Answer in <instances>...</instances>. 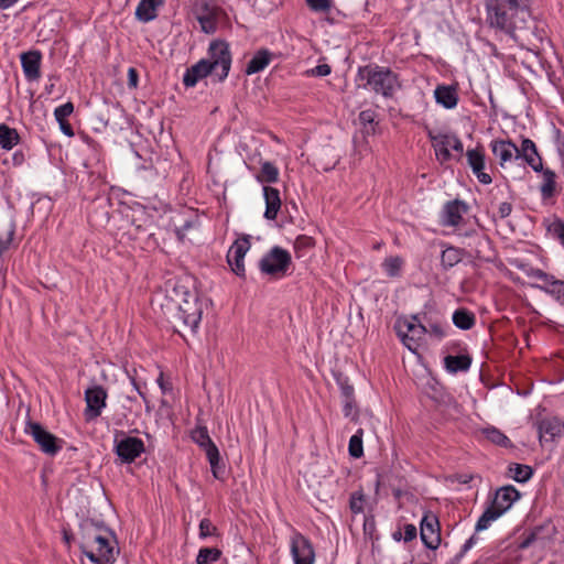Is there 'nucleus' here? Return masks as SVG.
<instances>
[{
	"label": "nucleus",
	"instance_id": "1",
	"mask_svg": "<svg viewBox=\"0 0 564 564\" xmlns=\"http://www.w3.org/2000/svg\"><path fill=\"white\" fill-rule=\"evenodd\" d=\"M171 323L180 322L195 334L202 321L203 307L191 278L176 281L167 292L166 303L162 305Z\"/></svg>",
	"mask_w": 564,
	"mask_h": 564
},
{
	"label": "nucleus",
	"instance_id": "2",
	"mask_svg": "<svg viewBox=\"0 0 564 564\" xmlns=\"http://www.w3.org/2000/svg\"><path fill=\"white\" fill-rule=\"evenodd\" d=\"M531 0H486V23L510 39H517V31L530 29L533 20Z\"/></svg>",
	"mask_w": 564,
	"mask_h": 564
},
{
	"label": "nucleus",
	"instance_id": "3",
	"mask_svg": "<svg viewBox=\"0 0 564 564\" xmlns=\"http://www.w3.org/2000/svg\"><path fill=\"white\" fill-rule=\"evenodd\" d=\"M356 82L359 88L370 89L384 98L393 97L395 90L401 87L397 73L377 64L359 66Z\"/></svg>",
	"mask_w": 564,
	"mask_h": 564
},
{
	"label": "nucleus",
	"instance_id": "4",
	"mask_svg": "<svg viewBox=\"0 0 564 564\" xmlns=\"http://www.w3.org/2000/svg\"><path fill=\"white\" fill-rule=\"evenodd\" d=\"M520 491L512 485H507L498 488L495 492V497L491 503L485 509L482 514L479 517L475 531L480 532L488 529L490 523L500 518L506 511H508L512 505L520 499Z\"/></svg>",
	"mask_w": 564,
	"mask_h": 564
},
{
	"label": "nucleus",
	"instance_id": "5",
	"mask_svg": "<svg viewBox=\"0 0 564 564\" xmlns=\"http://www.w3.org/2000/svg\"><path fill=\"white\" fill-rule=\"evenodd\" d=\"M291 265V253L280 246L272 247L259 261L260 272L273 279L284 278Z\"/></svg>",
	"mask_w": 564,
	"mask_h": 564
},
{
	"label": "nucleus",
	"instance_id": "6",
	"mask_svg": "<svg viewBox=\"0 0 564 564\" xmlns=\"http://www.w3.org/2000/svg\"><path fill=\"white\" fill-rule=\"evenodd\" d=\"M207 55L208 57L204 59L209 62V65L213 66L216 82H224L231 67V52L229 44L225 40H214L208 46Z\"/></svg>",
	"mask_w": 564,
	"mask_h": 564
},
{
	"label": "nucleus",
	"instance_id": "7",
	"mask_svg": "<svg viewBox=\"0 0 564 564\" xmlns=\"http://www.w3.org/2000/svg\"><path fill=\"white\" fill-rule=\"evenodd\" d=\"M24 433L32 436L40 449L48 456H55L63 448L64 441L48 432L39 422L28 420L25 422Z\"/></svg>",
	"mask_w": 564,
	"mask_h": 564
},
{
	"label": "nucleus",
	"instance_id": "8",
	"mask_svg": "<svg viewBox=\"0 0 564 564\" xmlns=\"http://www.w3.org/2000/svg\"><path fill=\"white\" fill-rule=\"evenodd\" d=\"M113 452L121 464H131L145 452V446L141 438L128 436L123 431H117L113 441Z\"/></svg>",
	"mask_w": 564,
	"mask_h": 564
},
{
	"label": "nucleus",
	"instance_id": "9",
	"mask_svg": "<svg viewBox=\"0 0 564 564\" xmlns=\"http://www.w3.org/2000/svg\"><path fill=\"white\" fill-rule=\"evenodd\" d=\"M420 535L423 544L430 550H436L441 543L440 522L431 511L425 512L420 524Z\"/></svg>",
	"mask_w": 564,
	"mask_h": 564
},
{
	"label": "nucleus",
	"instance_id": "10",
	"mask_svg": "<svg viewBox=\"0 0 564 564\" xmlns=\"http://www.w3.org/2000/svg\"><path fill=\"white\" fill-rule=\"evenodd\" d=\"M107 397L106 389L99 384H95L85 390L86 420H94L101 415L102 409L106 408Z\"/></svg>",
	"mask_w": 564,
	"mask_h": 564
},
{
	"label": "nucleus",
	"instance_id": "11",
	"mask_svg": "<svg viewBox=\"0 0 564 564\" xmlns=\"http://www.w3.org/2000/svg\"><path fill=\"white\" fill-rule=\"evenodd\" d=\"M220 12L221 9L212 4L209 1H202L195 6L196 19L204 33L214 34L217 31Z\"/></svg>",
	"mask_w": 564,
	"mask_h": 564
},
{
	"label": "nucleus",
	"instance_id": "12",
	"mask_svg": "<svg viewBox=\"0 0 564 564\" xmlns=\"http://www.w3.org/2000/svg\"><path fill=\"white\" fill-rule=\"evenodd\" d=\"M107 531L102 522H97L93 519H85L79 524V547L83 554L90 550L104 536L101 531Z\"/></svg>",
	"mask_w": 564,
	"mask_h": 564
},
{
	"label": "nucleus",
	"instance_id": "13",
	"mask_svg": "<svg viewBox=\"0 0 564 564\" xmlns=\"http://www.w3.org/2000/svg\"><path fill=\"white\" fill-rule=\"evenodd\" d=\"M290 546L294 564H314L315 552L313 545L302 533H293Z\"/></svg>",
	"mask_w": 564,
	"mask_h": 564
},
{
	"label": "nucleus",
	"instance_id": "14",
	"mask_svg": "<svg viewBox=\"0 0 564 564\" xmlns=\"http://www.w3.org/2000/svg\"><path fill=\"white\" fill-rule=\"evenodd\" d=\"M397 328L402 343L412 351L416 349L417 340L427 333V327L423 325L421 321L412 323L409 319H399Z\"/></svg>",
	"mask_w": 564,
	"mask_h": 564
},
{
	"label": "nucleus",
	"instance_id": "15",
	"mask_svg": "<svg viewBox=\"0 0 564 564\" xmlns=\"http://www.w3.org/2000/svg\"><path fill=\"white\" fill-rule=\"evenodd\" d=\"M250 248L249 236L236 240L227 253V262L231 271L239 278H246L245 256Z\"/></svg>",
	"mask_w": 564,
	"mask_h": 564
},
{
	"label": "nucleus",
	"instance_id": "16",
	"mask_svg": "<svg viewBox=\"0 0 564 564\" xmlns=\"http://www.w3.org/2000/svg\"><path fill=\"white\" fill-rule=\"evenodd\" d=\"M466 159L468 166L481 184L488 185L492 182L491 176L485 172L486 154L481 144H478L474 149H468L466 151Z\"/></svg>",
	"mask_w": 564,
	"mask_h": 564
},
{
	"label": "nucleus",
	"instance_id": "17",
	"mask_svg": "<svg viewBox=\"0 0 564 564\" xmlns=\"http://www.w3.org/2000/svg\"><path fill=\"white\" fill-rule=\"evenodd\" d=\"M519 159L523 160L534 172L543 170L542 158L538 148L529 138H523L521 145L517 147V160Z\"/></svg>",
	"mask_w": 564,
	"mask_h": 564
},
{
	"label": "nucleus",
	"instance_id": "18",
	"mask_svg": "<svg viewBox=\"0 0 564 564\" xmlns=\"http://www.w3.org/2000/svg\"><path fill=\"white\" fill-rule=\"evenodd\" d=\"M86 556L94 564H112L116 560L115 550L107 536H102L88 552Z\"/></svg>",
	"mask_w": 564,
	"mask_h": 564
},
{
	"label": "nucleus",
	"instance_id": "19",
	"mask_svg": "<svg viewBox=\"0 0 564 564\" xmlns=\"http://www.w3.org/2000/svg\"><path fill=\"white\" fill-rule=\"evenodd\" d=\"M465 236L471 237L474 242L469 243L473 247L474 257L482 261H491L495 257V251L491 246V240L487 235H479L476 230L466 231Z\"/></svg>",
	"mask_w": 564,
	"mask_h": 564
},
{
	"label": "nucleus",
	"instance_id": "20",
	"mask_svg": "<svg viewBox=\"0 0 564 564\" xmlns=\"http://www.w3.org/2000/svg\"><path fill=\"white\" fill-rule=\"evenodd\" d=\"M209 75L213 76L214 80H216L213 66L209 65V62L202 58L185 70L183 75V84L187 88L194 87L199 79H203Z\"/></svg>",
	"mask_w": 564,
	"mask_h": 564
},
{
	"label": "nucleus",
	"instance_id": "21",
	"mask_svg": "<svg viewBox=\"0 0 564 564\" xmlns=\"http://www.w3.org/2000/svg\"><path fill=\"white\" fill-rule=\"evenodd\" d=\"M468 205L460 199L447 202L442 210V223L445 226H458L463 219V215L468 212Z\"/></svg>",
	"mask_w": 564,
	"mask_h": 564
},
{
	"label": "nucleus",
	"instance_id": "22",
	"mask_svg": "<svg viewBox=\"0 0 564 564\" xmlns=\"http://www.w3.org/2000/svg\"><path fill=\"white\" fill-rule=\"evenodd\" d=\"M23 74L29 82L37 80L41 77L42 53L37 50L28 51L20 56Z\"/></svg>",
	"mask_w": 564,
	"mask_h": 564
},
{
	"label": "nucleus",
	"instance_id": "23",
	"mask_svg": "<svg viewBox=\"0 0 564 564\" xmlns=\"http://www.w3.org/2000/svg\"><path fill=\"white\" fill-rule=\"evenodd\" d=\"M540 442H553L564 433V423L557 417H545L539 422Z\"/></svg>",
	"mask_w": 564,
	"mask_h": 564
},
{
	"label": "nucleus",
	"instance_id": "24",
	"mask_svg": "<svg viewBox=\"0 0 564 564\" xmlns=\"http://www.w3.org/2000/svg\"><path fill=\"white\" fill-rule=\"evenodd\" d=\"M490 149L494 155L499 160V165L505 166L512 159L517 160V145L511 140L496 139L490 142Z\"/></svg>",
	"mask_w": 564,
	"mask_h": 564
},
{
	"label": "nucleus",
	"instance_id": "25",
	"mask_svg": "<svg viewBox=\"0 0 564 564\" xmlns=\"http://www.w3.org/2000/svg\"><path fill=\"white\" fill-rule=\"evenodd\" d=\"M263 197L265 202V210L263 214L264 218L268 220H275L282 205L280 191L275 187L264 185Z\"/></svg>",
	"mask_w": 564,
	"mask_h": 564
},
{
	"label": "nucleus",
	"instance_id": "26",
	"mask_svg": "<svg viewBox=\"0 0 564 564\" xmlns=\"http://www.w3.org/2000/svg\"><path fill=\"white\" fill-rule=\"evenodd\" d=\"M164 3L165 0H140L135 9V18L143 23L151 22L158 18V9Z\"/></svg>",
	"mask_w": 564,
	"mask_h": 564
},
{
	"label": "nucleus",
	"instance_id": "27",
	"mask_svg": "<svg viewBox=\"0 0 564 564\" xmlns=\"http://www.w3.org/2000/svg\"><path fill=\"white\" fill-rule=\"evenodd\" d=\"M434 97L436 102L445 109H453L458 102L457 89L451 85H438L434 90Z\"/></svg>",
	"mask_w": 564,
	"mask_h": 564
},
{
	"label": "nucleus",
	"instance_id": "28",
	"mask_svg": "<svg viewBox=\"0 0 564 564\" xmlns=\"http://www.w3.org/2000/svg\"><path fill=\"white\" fill-rule=\"evenodd\" d=\"M427 135L432 141L437 159L441 162L449 161L452 159V153L448 150L451 144V134L440 133L435 135L432 131H429Z\"/></svg>",
	"mask_w": 564,
	"mask_h": 564
},
{
	"label": "nucleus",
	"instance_id": "29",
	"mask_svg": "<svg viewBox=\"0 0 564 564\" xmlns=\"http://www.w3.org/2000/svg\"><path fill=\"white\" fill-rule=\"evenodd\" d=\"M272 57L273 53L268 48L258 50L247 63L245 73L247 75H252L262 72L270 64Z\"/></svg>",
	"mask_w": 564,
	"mask_h": 564
},
{
	"label": "nucleus",
	"instance_id": "30",
	"mask_svg": "<svg viewBox=\"0 0 564 564\" xmlns=\"http://www.w3.org/2000/svg\"><path fill=\"white\" fill-rule=\"evenodd\" d=\"M444 365L448 372H465L471 366V357L469 355H448L444 358Z\"/></svg>",
	"mask_w": 564,
	"mask_h": 564
},
{
	"label": "nucleus",
	"instance_id": "31",
	"mask_svg": "<svg viewBox=\"0 0 564 564\" xmlns=\"http://www.w3.org/2000/svg\"><path fill=\"white\" fill-rule=\"evenodd\" d=\"M465 254V250L448 246L446 247L442 253H441V267L444 271H448L449 269L454 268L456 264H458Z\"/></svg>",
	"mask_w": 564,
	"mask_h": 564
},
{
	"label": "nucleus",
	"instance_id": "32",
	"mask_svg": "<svg viewBox=\"0 0 564 564\" xmlns=\"http://www.w3.org/2000/svg\"><path fill=\"white\" fill-rule=\"evenodd\" d=\"M452 319L453 324L462 330H469L476 324L475 314L465 307L457 308L453 313Z\"/></svg>",
	"mask_w": 564,
	"mask_h": 564
},
{
	"label": "nucleus",
	"instance_id": "33",
	"mask_svg": "<svg viewBox=\"0 0 564 564\" xmlns=\"http://www.w3.org/2000/svg\"><path fill=\"white\" fill-rule=\"evenodd\" d=\"M539 173H542L543 175V183L540 186L541 196L543 199H550L556 192V174L547 167H543Z\"/></svg>",
	"mask_w": 564,
	"mask_h": 564
},
{
	"label": "nucleus",
	"instance_id": "34",
	"mask_svg": "<svg viewBox=\"0 0 564 564\" xmlns=\"http://www.w3.org/2000/svg\"><path fill=\"white\" fill-rule=\"evenodd\" d=\"M20 140H21V138H20L17 129L11 128L6 123L0 124V147H1V149L10 151L20 142Z\"/></svg>",
	"mask_w": 564,
	"mask_h": 564
},
{
	"label": "nucleus",
	"instance_id": "35",
	"mask_svg": "<svg viewBox=\"0 0 564 564\" xmlns=\"http://www.w3.org/2000/svg\"><path fill=\"white\" fill-rule=\"evenodd\" d=\"M206 457L210 464L213 476L223 480L225 477V466L220 464V454L216 445H210L205 451Z\"/></svg>",
	"mask_w": 564,
	"mask_h": 564
},
{
	"label": "nucleus",
	"instance_id": "36",
	"mask_svg": "<svg viewBox=\"0 0 564 564\" xmlns=\"http://www.w3.org/2000/svg\"><path fill=\"white\" fill-rule=\"evenodd\" d=\"M532 286L552 295L557 302L564 304V281L553 276L547 285L532 284Z\"/></svg>",
	"mask_w": 564,
	"mask_h": 564
},
{
	"label": "nucleus",
	"instance_id": "37",
	"mask_svg": "<svg viewBox=\"0 0 564 564\" xmlns=\"http://www.w3.org/2000/svg\"><path fill=\"white\" fill-rule=\"evenodd\" d=\"M259 183H276L279 181V169L269 161L261 164L260 173L256 176Z\"/></svg>",
	"mask_w": 564,
	"mask_h": 564
},
{
	"label": "nucleus",
	"instance_id": "38",
	"mask_svg": "<svg viewBox=\"0 0 564 564\" xmlns=\"http://www.w3.org/2000/svg\"><path fill=\"white\" fill-rule=\"evenodd\" d=\"M511 477L517 482L524 484L533 476V469L529 465L511 463L508 467Z\"/></svg>",
	"mask_w": 564,
	"mask_h": 564
},
{
	"label": "nucleus",
	"instance_id": "39",
	"mask_svg": "<svg viewBox=\"0 0 564 564\" xmlns=\"http://www.w3.org/2000/svg\"><path fill=\"white\" fill-rule=\"evenodd\" d=\"M484 434L488 441L492 444L499 445L501 447H512L511 441L500 430L491 426L484 430Z\"/></svg>",
	"mask_w": 564,
	"mask_h": 564
},
{
	"label": "nucleus",
	"instance_id": "40",
	"mask_svg": "<svg viewBox=\"0 0 564 564\" xmlns=\"http://www.w3.org/2000/svg\"><path fill=\"white\" fill-rule=\"evenodd\" d=\"M221 551L218 547H202L196 556V564H212L221 557Z\"/></svg>",
	"mask_w": 564,
	"mask_h": 564
},
{
	"label": "nucleus",
	"instance_id": "41",
	"mask_svg": "<svg viewBox=\"0 0 564 564\" xmlns=\"http://www.w3.org/2000/svg\"><path fill=\"white\" fill-rule=\"evenodd\" d=\"M403 260L399 256L388 257L382 262V268L388 276L395 278L401 274Z\"/></svg>",
	"mask_w": 564,
	"mask_h": 564
},
{
	"label": "nucleus",
	"instance_id": "42",
	"mask_svg": "<svg viewBox=\"0 0 564 564\" xmlns=\"http://www.w3.org/2000/svg\"><path fill=\"white\" fill-rule=\"evenodd\" d=\"M348 453L352 458H360L364 455L362 430H359L350 437Z\"/></svg>",
	"mask_w": 564,
	"mask_h": 564
},
{
	"label": "nucleus",
	"instance_id": "43",
	"mask_svg": "<svg viewBox=\"0 0 564 564\" xmlns=\"http://www.w3.org/2000/svg\"><path fill=\"white\" fill-rule=\"evenodd\" d=\"M358 119L360 123L364 126L366 134L375 133L376 112L372 109H366L360 111Z\"/></svg>",
	"mask_w": 564,
	"mask_h": 564
},
{
	"label": "nucleus",
	"instance_id": "44",
	"mask_svg": "<svg viewBox=\"0 0 564 564\" xmlns=\"http://www.w3.org/2000/svg\"><path fill=\"white\" fill-rule=\"evenodd\" d=\"M341 403H343L344 416L349 417L351 421H356L359 416L356 398L351 397V398L341 399Z\"/></svg>",
	"mask_w": 564,
	"mask_h": 564
},
{
	"label": "nucleus",
	"instance_id": "45",
	"mask_svg": "<svg viewBox=\"0 0 564 564\" xmlns=\"http://www.w3.org/2000/svg\"><path fill=\"white\" fill-rule=\"evenodd\" d=\"M193 440L202 447L204 448V451H206V448H209L210 445H216L209 434H208V431H207V427L206 426H200V427H197L196 431L194 432L193 434Z\"/></svg>",
	"mask_w": 564,
	"mask_h": 564
},
{
	"label": "nucleus",
	"instance_id": "46",
	"mask_svg": "<svg viewBox=\"0 0 564 564\" xmlns=\"http://www.w3.org/2000/svg\"><path fill=\"white\" fill-rule=\"evenodd\" d=\"M546 229L564 247V220L556 218L547 225Z\"/></svg>",
	"mask_w": 564,
	"mask_h": 564
},
{
	"label": "nucleus",
	"instance_id": "47",
	"mask_svg": "<svg viewBox=\"0 0 564 564\" xmlns=\"http://www.w3.org/2000/svg\"><path fill=\"white\" fill-rule=\"evenodd\" d=\"M523 271L527 276L534 278V279L542 281L544 283L543 285H547L554 276L539 268L528 267V268H523Z\"/></svg>",
	"mask_w": 564,
	"mask_h": 564
},
{
	"label": "nucleus",
	"instance_id": "48",
	"mask_svg": "<svg viewBox=\"0 0 564 564\" xmlns=\"http://www.w3.org/2000/svg\"><path fill=\"white\" fill-rule=\"evenodd\" d=\"M217 534V528L208 518H204L199 522V538L206 539Z\"/></svg>",
	"mask_w": 564,
	"mask_h": 564
},
{
	"label": "nucleus",
	"instance_id": "49",
	"mask_svg": "<svg viewBox=\"0 0 564 564\" xmlns=\"http://www.w3.org/2000/svg\"><path fill=\"white\" fill-rule=\"evenodd\" d=\"M74 111V105L70 101H67L64 105L58 106L54 110V116L57 120H67V117L70 116Z\"/></svg>",
	"mask_w": 564,
	"mask_h": 564
},
{
	"label": "nucleus",
	"instance_id": "50",
	"mask_svg": "<svg viewBox=\"0 0 564 564\" xmlns=\"http://www.w3.org/2000/svg\"><path fill=\"white\" fill-rule=\"evenodd\" d=\"M148 221V218H144L143 223H137V219H132L131 221V228L128 230V234L133 237L134 239L140 238L141 236L147 234V226L145 223Z\"/></svg>",
	"mask_w": 564,
	"mask_h": 564
},
{
	"label": "nucleus",
	"instance_id": "51",
	"mask_svg": "<svg viewBox=\"0 0 564 564\" xmlns=\"http://www.w3.org/2000/svg\"><path fill=\"white\" fill-rule=\"evenodd\" d=\"M349 508L356 514L364 511V495L361 492H354L350 496Z\"/></svg>",
	"mask_w": 564,
	"mask_h": 564
},
{
	"label": "nucleus",
	"instance_id": "52",
	"mask_svg": "<svg viewBox=\"0 0 564 564\" xmlns=\"http://www.w3.org/2000/svg\"><path fill=\"white\" fill-rule=\"evenodd\" d=\"M306 3L316 12L328 11L332 7V0H306Z\"/></svg>",
	"mask_w": 564,
	"mask_h": 564
},
{
	"label": "nucleus",
	"instance_id": "53",
	"mask_svg": "<svg viewBox=\"0 0 564 564\" xmlns=\"http://www.w3.org/2000/svg\"><path fill=\"white\" fill-rule=\"evenodd\" d=\"M313 246H314L313 238L304 236V235L299 236L294 241V248L296 251L301 250V249H308V248H312Z\"/></svg>",
	"mask_w": 564,
	"mask_h": 564
},
{
	"label": "nucleus",
	"instance_id": "54",
	"mask_svg": "<svg viewBox=\"0 0 564 564\" xmlns=\"http://www.w3.org/2000/svg\"><path fill=\"white\" fill-rule=\"evenodd\" d=\"M403 540L404 542H410L414 540L417 535V530L414 524L406 523L403 528Z\"/></svg>",
	"mask_w": 564,
	"mask_h": 564
},
{
	"label": "nucleus",
	"instance_id": "55",
	"mask_svg": "<svg viewBox=\"0 0 564 564\" xmlns=\"http://www.w3.org/2000/svg\"><path fill=\"white\" fill-rule=\"evenodd\" d=\"M449 147L459 153V156L457 158V160L459 161L460 160V156L464 152V145H463V142L462 140L456 135V134H451V144Z\"/></svg>",
	"mask_w": 564,
	"mask_h": 564
},
{
	"label": "nucleus",
	"instance_id": "56",
	"mask_svg": "<svg viewBox=\"0 0 564 564\" xmlns=\"http://www.w3.org/2000/svg\"><path fill=\"white\" fill-rule=\"evenodd\" d=\"M427 333L432 334L433 336H435L438 339H442L445 336V330H444L443 326L437 323L430 324V326L427 328Z\"/></svg>",
	"mask_w": 564,
	"mask_h": 564
},
{
	"label": "nucleus",
	"instance_id": "57",
	"mask_svg": "<svg viewBox=\"0 0 564 564\" xmlns=\"http://www.w3.org/2000/svg\"><path fill=\"white\" fill-rule=\"evenodd\" d=\"M139 82V74L138 70L134 67H130L128 69V87L129 88H137Z\"/></svg>",
	"mask_w": 564,
	"mask_h": 564
},
{
	"label": "nucleus",
	"instance_id": "58",
	"mask_svg": "<svg viewBox=\"0 0 564 564\" xmlns=\"http://www.w3.org/2000/svg\"><path fill=\"white\" fill-rule=\"evenodd\" d=\"M332 72V68L328 64H319L315 68L312 69V74L315 76H327Z\"/></svg>",
	"mask_w": 564,
	"mask_h": 564
},
{
	"label": "nucleus",
	"instance_id": "59",
	"mask_svg": "<svg viewBox=\"0 0 564 564\" xmlns=\"http://www.w3.org/2000/svg\"><path fill=\"white\" fill-rule=\"evenodd\" d=\"M333 375H334V379H335V381L338 384L340 390L343 389V387H346V386L350 384L349 378L347 376H345L343 372L336 371Z\"/></svg>",
	"mask_w": 564,
	"mask_h": 564
},
{
	"label": "nucleus",
	"instance_id": "60",
	"mask_svg": "<svg viewBox=\"0 0 564 564\" xmlns=\"http://www.w3.org/2000/svg\"><path fill=\"white\" fill-rule=\"evenodd\" d=\"M512 212V205L508 202H503L499 205V208H498V214L500 216V218H506L508 217Z\"/></svg>",
	"mask_w": 564,
	"mask_h": 564
},
{
	"label": "nucleus",
	"instance_id": "61",
	"mask_svg": "<svg viewBox=\"0 0 564 564\" xmlns=\"http://www.w3.org/2000/svg\"><path fill=\"white\" fill-rule=\"evenodd\" d=\"M57 122L59 124L61 131L65 135H67V137H73L74 135V129H73L72 124L67 120H57Z\"/></svg>",
	"mask_w": 564,
	"mask_h": 564
},
{
	"label": "nucleus",
	"instance_id": "62",
	"mask_svg": "<svg viewBox=\"0 0 564 564\" xmlns=\"http://www.w3.org/2000/svg\"><path fill=\"white\" fill-rule=\"evenodd\" d=\"M340 397L341 399L351 398L355 397V388L352 384L343 387L340 390Z\"/></svg>",
	"mask_w": 564,
	"mask_h": 564
},
{
	"label": "nucleus",
	"instance_id": "63",
	"mask_svg": "<svg viewBox=\"0 0 564 564\" xmlns=\"http://www.w3.org/2000/svg\"><path fill=\"white\" fill-rule=\"evenodd\" d=\"M476 543L477 536L474 534L463 544V553H467Z\"/></svg>",
	"mask_w": 564,
	"mask_h": 564
},
{
	"label": "nucleus",
	"instance_id": "64",
	"mask_svg": "<svg viewBox=\"0 0 564 564\" xmlns=\"http://www.w3.org/2000/svg\"><path fill=\"white\" fill-rule=\"evenodd\" d=\"M476 543L477 536L474 534L463 544V553H467Z\"/></svg>",
	"mask_w": 564,
	"mask_h": 564
}]
</instances>
